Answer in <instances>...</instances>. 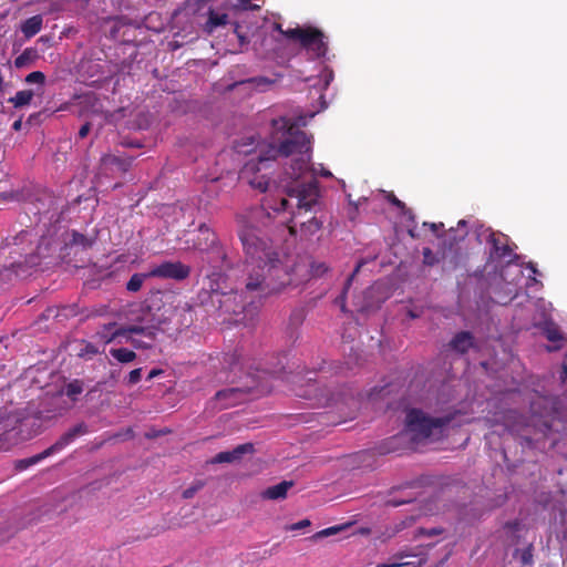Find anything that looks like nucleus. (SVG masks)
<instances>
[{"label": "nucleus", "mask_w": 567, "mask_h": 567, "mask_svg": "<svg viewBox=\"0 0 567 567\" xmlns=\"http://www.w3.org/2000/svg\"><path fill=\"white\" fill-rule=\"evenodd\" d=\"M270 213L256 207L247 214L238 215V237L245 256L247 274L245 289L260 298L280 292L292 284L288 267L282 265L279 252L272 243L261 236L260 226L267 227Z\"/></svg>", "instance_id": "obj_1"}, {"label": "nucleus", "mask_w": 567, "mask_h": 567, "mask_svg": "<svg viewBox=\"0 0 567 567\" xmlns=\"http://www.w3.org/2000/svg\"><path fill=\"white\" fill-rule=\"evenodd\" d=\"M271 127V138L277 145L269 144L266 150L260 151L257 156V165L252 168L260 171V166H265L266 163L275 161L279 156H295L290 166L291 172L288 174L295 182L293 185H297L298 179L309 171L312 151L311 137L301 131L291 117L274 118Z\"/></svg>", "instance_id": "obj_2"}, {"label": "nucleus", "mask_w": 567, "mask_h": 567, "mask_svg": "<svg viewBox=\"0 0 567 567\" xmlns=\"http://www.w3.org/2000/svg\"><path fill=\"white\" fill-rule=\"evenodd\" d=\"M177 303H179V300L175 293L157 292L150 299L147 305V309L151 312L154 311V313L146 324L121 326L113 321L100 326L94 337L104 344L111 343L120 337L124 338L126 334H140L153 340L161 330V326L172 320L177 310Z\"/></svg>", "instance_id": "obj_3"}, {"label": "nucleus", "mask_w": 567, "mask_h": 567, "mask_svg": "<svg viewBox=\"0 0 567 567\" xmlns=\"http://www.w3.org/2000/svg\"><path fill=\"white\" fill-rule=\"evenodd\" d=\"M286 195L288 198L282 197L278 206L271 207L274 212H288L296 207L297 212H292V218L288 226L289 233L296 235L297 225L300 227V234L303 237H311L318 233L323 225V220L317 216H313L307 220L297 221L302 215V212L307 213L312 209L318 203L319 189L315 179L307 183H297V185L287 186Z\"/></svg>", "instance_id": "obj_4"}, {"label": "nucleus", "mask_w": 567, "mask_h": 567, "mask_svg": "<svg viewBox=\"0 0 567 567\" xmlns=\"http://www.w3.org/2000/svg\"><path fill=\"white\" fill-rule=\"evenodd\" d=\"M243 354L237 349L223 355V372L225 378L218 377L219 381L235 383L245 377V383L240 386H231L216 392L214 400L219 404V409H228L239 404L246 400V396L252 389L258 385V380L250 372L244 373V364L241 362Z\"/></svg>", "instance_id": "obj_5"}, {"label": "nucleus", "mask_w": 567, "mask_h": 567, "mask_svg": "<svg viewBox=\"0 0 567 567\" xmlns=\"http://www.w3.org/2000/svg\"><path fill=\"white\" fill-rule=\"evenodd\" d=\"M457 412L433 416L422 409L411 408L405 412L404 432L415 445H426L442 440Z\"/></svg>", "instance_id": "obj_6"}, {"label": "nucleus", "mask_w": 567, "mask_h": 567, "mask_svg": "<svg viewBox=\"0 0 567 567\" xmlns=\"http://www.w3.org/2000/svg\"><path fill=\"white\" fill-rule=\"evenodd\" d=\"M198 231L199 237L198 240L194 244L195 248L200 251H210L212 254H215L218 258L215 267H221L226 260V252L219 244L216 234L205 224L199 226Z\"/></svg>", "instance_id": "obj_7"}, {"label": "nucleus", "mask_w": 567, "mask_h": 567, "mask_svg": "<svg viewBox=\"0 0 567 567\" xmlns=\"http://www.w3.org/2000/svg\"><path fill=\"white\" fill-rule=\"evenodd\" d=\"M190 275V267L181 261H165L150 270L154 278L184 280Z\"/></svg>", "instance_id": "obj_8"}, {"label": "nucleus", "mask_w": 567, "mask_h": 567, "mask_svg": "<svg viewBox=\"0 0 567 567\" xmlns=\"http://www.w3.org/2000/svg\"><path fill=\"white\" fill-rule=\"evenodd\" d=\"M18 420L10 417L7 411H0V451H8L19 442Z\"/></svg>", "instance_id": "obj_9"}, {"label": "nucleus", "mask_w": 567, "mask_h": 567, "mask_svg": "<svg viewBox=\"0 0 567 567\" xmlns=\"http://www.w3.org/2000/svg\"><path fill=\"white\" fill-rule=\"evenodd\" d=\"M89 433V427L84 422L78 423L73 427L69 429L65 433H63L59 440L44 450V455H52L56 452L62 451L69 444H71L76 437L82 436Z\"/></svg>", "instance_id": "obj_10"}, {"label": "nucleus", "mask_w": 567, "mask_h": 567, "mask_svg": "<svg viewBox=\"0 0 567 567\" xmlns=\"http://www.w3.org/2000/svg\"><path fill=\"white\" fill-rule=\"evenodd\" d=\"M255 451L252 443H245L236 446L231 451H224L217 453L212 460L213 464L233 463L241 460L245 454H250Z\"/></svg>", "instance_id": "obj_11"}, {"label": "nucleus", "mask_w": 567, "mask_h": 567, "mask_svg": "<svg viewBox=\"0 0 567 567\" xmlns=\"http://www.w3.org/2000/svg\"><path fill=\"white\" fill-rule=\"evenodd\" d=\"M133 159L126 155L105 154L101 158V165L105 171L126 173L132 166Z\"/></svg>", "instance_id": "obj_12"}, {"label": "nucleus", "mask_w": 567, "mask_h": 567, "mask_svg": "<svg viewBox=\"0 0 567 567\" xmlns=\"http://www.w3.org/2000/svg\"><path fill=\"white\" fill-rule=\"evenodd\" d=\"M300 266L299 265H295V267L291 269V271L289 270L290 275H291V278H292V284L291 285H299L300 282L302 281H307L311 278H320L322 277L323 275H326L328 271H329V266L323 262V261H311L310 265H309V270H308V275L305 276V277H301V278H295L297 271L299 270Z\"/></svg>", "instance_id": "obj_13"}, {"label": "nucleus", "mask_w": 567, "mask_h": 567, "mask_svg": "<svg viewBox=\"0 0 567 567\" xmlns=\"http://www.w3.org/2000/svg\"><path fill=\"white\" fill-rule=\"evenodd\" d=\"M474 336L470 331H461L452 338L449 347L458 354H465L474 347Z\"/></svg>", "instance_id": "obj_14"}, {"label": "nucleus", "mask_w": 567, "mask_h": 567, "mask_svg": "<svg viewBox=\"0 0 567 567\" xmlns=\"http://www.w3.org/2000/svg\"><path fill=\"white\" fill-rule=\"evenodd\" d=\"M488 243L492 245L494 254L499 258L509 257L513 252L508 245V237L502 233H492L488 237Z\"/></svg>", "instance_id": "obj_15"}, {"label": "nucleus", "mask_w": 567, "mask_h": 567, "mask_svg": "<svg viewBox=\"0 0 567 567\" xmlns=\"http://www.w3.org/2000/svg\"><path fill=\"white\" fill-rule=\"evenodd\" d=\"M84 390V382L79 379H74L66 383L55 395V399H61L63 395H66L72 403H75L79 399V395L82 394Z\"/></svg>", "instance_id": "obj_16"}, {"label": "nucleus", "mask_w": 567, "mask_h": 567, "mask_svg": "<svg viewBox=\"0 0 567 567\" xmlns=\"http://www.w3.org/2000/svg\"><path fill=\"white\" fill-rule=\"evenodd\" d=\"M293 486L292 481H282L277 485L266 488L261 496L266 499H284L287 496L289 488Z\"/></svg>", "instance_id": "obj_17"}, {"label": "nucleus", "mask_w": 567, "mask_h": 567, "mask_svg": "<svg viewBox=\"0 0 567 567\" xmlns=\"http://www.w3.org/2000/svg\"><path fill=\"white\" fill-rule=\"evenodd\" d=\"M43 24V18L40 14L32 16L24 20L21 24V32L27 39H30L38 34Z\"/></svg>", "instance_id": "obj_18"}, {"label": "nucleus", "mask_w": 567, "mask_h": 567, "mask_svg": "<svg viewBox=\"0 0 567 567\" xmlns=\"http://www.w3.org/2000/svg\"><path fill=\"white\" fill-rule=\"evenodd\" d=\"M228 23V14L227 13H217L214 9L208 10V19L204 25V30L207 33H212L215 29L219 27H225Z\"/></svg>", "instance_id": "obj_19"}, {"label": "nucleus", "mask_w": 567, "mask_h": 567, "mask_svg": "<svg viewBox=\"0 0 567 567\" xmlns=\"http://www.w3.org/2000/svg\"><path fill=\"white\" fill-rule=\"evenodd\" d=\"M39 58L38 50L34 48H27L22 51L20 55H18L14 60V66L17 69H22L32 64Z\"/></svg>", "instance_id": "obj_20"}, {"label": "nucleus", "mask_w": 567, "mask_h": 567, "mask_svg": "<svg viewBox=\"0 0 567 567\" xmlns=\"http://www.w3.org/2000/svg\"><path fill=\"white\" fill-rule=\"evenodd\" d=\"M33 91L22 90L17 92L14 96L10 97L8 102L11 103L16 109H19L30 104V102L33 99Z\"/></svg>", "instance_id": "obj_21"}, {"label": "nucleus", "mask_w": 567, "mask_h": 567, "mask_svg": "<svg viewBox=\"0 0 567 567\" xmlns=\"http://www.w3.org/2000/svg\"><path fill=\"white\" fill-rule=\"evenodd\" d=\"M323 38V34L317 35V38H315L310 47L307 49V51L311 52L313 58H321L326 55L328 47Z\"/></svg>", "instance_id": "obj_22"}, {"label": "nucleus", "mask_w": 567, "mask_h": 567, "mask_svg": "<svg viewBox=\"0 0 567 567\" xmlns=\"http://www.w3.org/2000/svg\"><path fill=\"white\" fill-rule=\"evenodd\" d=\"M111 355L121 363H128L135 360L136 353L126 348H117L110 350Z\"/></svg>", "instance_id": "obj_23"}, {"label": "nucleus", "mask_w": 567, "mask_h": 567, "mask_svg": "<svg viewBox=\"0 0 567 567\" xmlns=\"http://www.w3.org/2000/svg\"><path fill=\"white\" fill-rule=\"evenodd\" d=\"M317 35H322V32L318 29L306 28L302 30L299 38V43L303 49H308Z\"/></svg>", "instance_id": "obj_24"}, {"label": "nucleus", "mask_w": 567, "mask_h": 567, "mask_svg": "<svg viewBox=\"0 0 567 567\" xmlns=\"http://www.w3.org/2000/svg\"><path fill=\"white\" fill-rule=\"evenodd\" d=\"M151 277L148 274H134L126 284V289L130 292H137L146 278Z\"/></svg>", "instance_id": "obj_25"}, {"label": "nucleus", "mask_w": 567, "mask_h": 567, "mask_svg": "<svg viewBox=\"0 0 567 567\" xmlns=\"http://www.w3.org/2000/svg\"><path fill=\"white\" fill-rule=\"evenodd\" d=\"M533 551H534L533 544H528L523 549H516L514 553V556L517 557L523 565H532L534 561Z\"/></svg>", "instance_id": "obj_26"}, {"label": "nucleus", "mask_w": 567, "mask_h": 567, "mask_svg": "<svg viewBox=\"0 0 567 567\" xmlns=\"http://www.w3.org/2000/svg\"><path fill=\"white\" fill-rule=\"evenodd\" d=\"M135 336L136 334H126V336H124L126 341H128L135 349H151L152 348V343L156 339V337L153 340H151L147 337H145L147 339V341H144V340H141V339L136 338Z\"/></svg>", "instance_id": "obj_27"}, {"label": "nucleus", "mask_w": 567, "mask_h": 567, "mask_svg": "<svg viewBox=\"0 0 567 567\" xmlns=\"http://www.w3.org/2000/svg\"><path fill=\"white\" fill-rule=\"evenodd\" d=\"M49 455H44V451H42L41 453L37 454V455H33L29 458H24V460H20L17 464V467L19 470H25L28 468L29 466L31 465H34L37 463H39L40 461L44 460L45 457H48Z\"/></svg>", "instance_id": "obj_28"}, {"label": "nucleus", "mask_w": 567, "mask_h": 567, "mask_svg": "<svg viewBox=\"0 0 567 567\" xmlns=\"http://www.w3.org/2000/svg\"><path fill=\"white\" fill-rule=\"evenodd\" d=\"M83 348L79 351V357L91 359L99 353V349L91 342L82 341Z\"/></svg>", "instance_id": "obj_29"}, {"label": "nucleus", "mask_w": 567, "mask_h": 567, "mask_svg": "<svg viewBox=\"0 0 567 567\" xmlns=\"http://www.w3.org/2000/svg\"><path fill=\"white\" fill-rule=\"evenodd\" d=\"M249 184L251 185V187L264 193L268 189L270 179L264 175L255 176L254 178L250 179Z\"/></svg>", "instance_id": "obj_30"}, {"label": "nucleus", "mask_w": 567, "mask_h": 567, "mask_svg": "<svg viewBox=\"0 0 567 567\" xmlns=\"http://www.w3.org/2000/svg\"><path fill=\"white\" fill-rule=\"evenodd\" d=\"M306 319V311L303 308L293 309L289 317V323L292 327L300 326Z\"/></svg>", "instance_id": "obj_31"}, {"label": "nucleus", "mask_w": 567, "mask_h": 567, "mask_svg": "<svg viewBox=\"0 0 567 567\" xmlns=\"http://www.w3.org/2000/svg\"><path fill=\"white\" fill-rule=\"evenodd\" d=\"M408 557V554L405 553H399L394 555L388 563L379 564L377 567H401V566H408L409 563H402L401 560Z\"/></svg>", "instance_id": "obj_32"}, {"label": "nucleus", "mask_w": 567, "mask_h": 567, "mask_svg": "<svg viewBox=\"0 0 567 567\" xmlns=\"http://www.w3.org/2000/svg\"><path fill=\"white\" fill-rule=\"evenodd\" d=\"M359 269H360V265L357 266V268L354 269V271L350 275V277L347 279L346 284H344V288H343V291L340 296V300H341V310L344 311L346 310V298H347V292H348V289L350 288L351 284H352V280L354 278V276L359 272Z\"/></svg>", "instance_id": "obj_33"}, {"label": "nucleus", "mask_w": 567, "mask_h": 567, "mask_svg": "<svg viewBox=\"0 0 567 567\" xmlns=\"http://www.w3.org/2000/svg\"><path fill=\"white\" fill-rule=\"evenodd\" d=\"M346 527H347V525L332 526V527L324 528V529L316 533L313 535V538L318 539V538H323V537H329V536L336 535L339 532L343 530Z\"/></svg>", "instance_id": "obj_34"}, {"label": "nucleus", "mask_w": 567, "mask_h": 567, "mask_svg": "<svg viewBox=\"0 0 567 567\" xmlns=\"http://www.w3.org/2000/svg\"><path fill=\"white\" fill-rule=\"evenodd\" d=\"M203 481L194 482L189 487L183 491V498L189 499L195 496V494L204 487Z\"/></svg>", "instance_id": "obj_35"}, {"label": "nucleus", "mask_w": 567, "mask_h": 567, "mask_svg": "<svg viewBox=\"0 0 567 567\" xmlns=\"http://www.w3.org/2000/svg\"><path fill=\"white\" fill-rule=\"evenodd\" d=\"M25 82L29 84L35 83L43 85L45 83V75L41 71H33L25 76Z\"/></svg>", "instance_id": "obj_36"}, {"label": "nucleus", "mask_w": 567, "mask_h": 567, "mask_svg": "<svg viewBox=\"0 0 567 567\" xmlns=\"http://www.w3.org/2000/svg\"><path fill=\"white\" fill-rule=\"evenodd\" d=\"M545 336L547 338V340L551 341V342H558V341H561L563 340V334L561 332L559 331V329L555 326H551V327H547L545 329Z\"/></svg>", "instance_id": "obj_37"}, {"label": "nucleus", "mask_w": 567, "mask_h": 567, "mask_svg": "<svg viewBox=\"0 0 567 567\" xmlns=\"http://www.w3.org/2000/svg\"><path fill=\"white\" fill-rule=\"evenodd\" d=\"M423 255V264L426 266H434L439 262V258L432 251V249L425 247L422 251Z\"/></svg>", "instance_id": "obj_38"}, {"label": "nucleus", "mask_w": 567, "mask_h": 567, "mask_svg": "<svg viewBox=\"0 0 567 567\" xmlns=\"http://www.w3.org/2000/svg\"><path fill=\"white\" fill-rule=\"evenodd\" d=\"M504 528L513 536L522 529V523L518 519L506 522Z\"/></svg>", "instance_id": "obj_39"}, {"label": "nucleus", "mask_w": 567, "mask_h": 567, "mask_svg": "<svg viewBox=\"0 0 567 567\" xmlns=\"http://www.w3.org/2000/svg\"><path fill=\"white\" fill-rule=\"evenodd\" d=\"M141 378H142V368L134 369L128 373L127 384L128 385L136 384L137 382H140Z\"/></svg>", "instance_id": "obj_40"}, {"label": "nucleus", "mask_w": 567, "mask_h": 567, "mask_svg": "<svg viewBox=\"0 0 567 567\" xmlns=\"http://www.w3.org/2000/svg\"><path fill=\"white\" fill-rule=\"evenodd\" d=\"M72 243L75 245H81L83 247H87L91 245V241L86 238V236L80 233H73Z\"/></svg>", "instance_id": "obj_41"}, {"label": "nucleus", "mask_w": 567, "mask_h": 567, "mask_svg": "<svg viewBox=\"0 0 567 567\" xmlns=\"http://www.w3.org/2000/svg\"><path fill=\"white\" fill-rule=\"evenodd\" d=\"M302 30H303V28H299V27L293 28V29H288L284 32V35L288 39L299 41Z\"/></svg>", "instance_id": "obj_42"}, {"label": "nucleus", "mask_w": 567, "mask_h": 567, "mask_svg": "<svg viewBox=\"0 0 567 567\" xmlns=\"http://www.w3.org/2000/svg\"><path fill=\"white\" fill-rule=\"evenodd\" d=\"M388 200L400 210L405 209V204L400 200L393 193L388 195Z\"/></svg>", "instance_id": "obj_43"}, {"label": "nucleus", "mask_w": 567, "mask_h": 567, "mask_svg": "<svg viewBox=\"0 0 567 567\" xmlns=\"http://www.w3.org/2000/svg\"><path fill=\"white\" fill-rule=\"evenodd\" d=\"M310 526V520L309 519H302L298 523H295L290 526V529L291 530H299V529H302L305 527H308Z\"/></svg>", "instance_id": "obj_44"}, {"label": "nucleus", "mask_w": 567, "mask_h": 567, "mask_svg": "<svg viewBox=\"0 0 567 567\" xmlns=\"http://www.w3.org/2000/svg\"><path fill=\"white\" fill-rule=\"evenodd\" d=\"M424 227H429L434 234H436L440 229L444 228L443 223H423Z\"/></svg>", "instance_id": "obj_45"}, {"label": "nucleus", "mask_w": 567, "mask_h": 567, "mask_svg": "<svg viewBox=\"0 0 567 567\" xmlns=\"http://www.w3.org/2000/svg\"><path fill=\"white\" fill-rule=\"evenodd\" d=\"M91 130V124L89 122L84 123L79 130V137L84 138L89 135Z\"/></svg>", "instance_id": "obj_46"}, {"label": "nucleus", "mask_w": 567, "mask_h": 567, "mask_svg": "<svg viewBox=\"0 0 567 567\" xmlns=\"http://www.w3.org/2000/svg\"><path fill=\"white\" fill-rule=\"evenodd\" d=\"M419 533L421 535H426V536H435V535H439L442 533L441 529H437V528H430V529H425V528H420Z\"/></svg>", "instance_id": "obj_47"}, {"label": "nucleus", "mask_w": 567, "mask_h": 567, "mask_svg": "<svg viewBox=\"0 0 567 567\" xmlns=\"http://www.w3.org/2000/svg\"><path fill=\"white\" fill-rule=\"evenodd\" d=\"M533 434V431L529 429V425L526 424L523 432L519 434L524 440H526L528 443L532 442L530 435Z\"/></svg>", "instance_id": "obj_48"}, {"label": "nucleus", "mask_w": 567, "mask_h": 567, "mask_svg": "<svg viewBox=\"0 0 567 567\" xmlns=\"http://www.w3.org/2000/svg\"><path fill=\"white\" fill-rule=\"evenodd\" d=\"M401 212H402L403 216H405L409 220L414 221L415 217H414L412 209H410L405 206V209H402Z\"/></svg>", "instance_id": "obj_49"}, {"label": "nucleus", "mask_w": 567, "mask_h": 567, "mask_svg": "<svg viewBox=\"0 0 567 567\" xmlns=\"http://www.w3.org/2000/svg\"><path fill=\"white\" fill-rule=\"evenodd\" d=\"M163 373V370L161 369H153L150 371L148 375H147V380H152L154 379L155 377Z\"/></svg>", "instance_id": "obj_50"}, {"label": "nucleus", "mask_w": 567, "mask_h": 567, "mask_svg": "<svg viewBox=\"0 0 567 567\" xmlns=\"http://www.w3.org/2000/svg\"><path fill=\"white\" fill-rule=\"evenodd\" d=\"M12 127H13V130H16V131L20 130V127H21V121H20V120L16 121V122L13 123Z\"/></svg>", "instance_id": "obj_51"}, {"label": "nucleus", "mask_w": 567, "mask_h": 567, "mask_svg": "<svg viewBox=\"0 0 567 567\" xmlns=\"http://www.w3.org/2000/svg\"><path fill=\"white\" fill-rule=\"evenodd\" d=\"M321 175L324 176V177L332 176V174L329 171H322Z\"/></svg>", "instance_id": "obj_52"}, {"label": "nucleus", "mask_w": 567, "mask_h": 567, "mask_svg": "<svg viewBox=\"0 0 567 567\" xmlns=\"http://www.w3.org/2000/svg\"><path fill=\"white\" fill-rule=\"evenodd\" d=\"M409 235L412 237V238H415L416 237V234L414 233L413 229H409Z\"/></svg>", "instance_id": "obj_53"}, {"label": "nucleus", "mask_w": 567, "mask_h": 567, "mask_svg": "<svg viewBox=\"0 0 567 567\" xmlns=\"http://www.w3.org/2000/svg\"><path fill=\"white\" fill-rule=\"evenodd\" d=\"M563 373H564L563 379H565L567 377V365L563 367Z\"/></svg>", "instance_id": "obj_54"}, {"label": "nucleus", "mask_w": 567, "mask_h": 567, "mask_svg": "<svg viewBox=\"0 0 567 567\" xmlns=\"http://www.w3.org/2000/svg\"><path fill=\"white\" fill-rule=\"evenodd\" d=\"M276 29H277L280 33H282V34H284V32H285V31L282 30V28H281V25H280V24H276Z\"/></svg>", "instance_id": "obj_55"}, {"label": "nucleus", "mask_w": 567, "mask_h": 567, "mask_svg": "<svg viewBox=\"0 0 567 567\" xmlns=\"http://www.w3.org/2000/svg\"><path fill=\"white\" fill-rule=\"evenodd\" d=\"M458 226H463V227H465V226H466V221H465V220H463V219H462V220H460V221H458Z\"/></svg>", "instance_id": "obj_56"}, {"label": "nucleus", "mask_w": 567, "mask_h": 567, "mask_svg": "<svg viewBox=\"0 0 567 567\" xmlns=\"http://www.w3.org/2000/svg\"><path fill=\"white\" fill-rule=\"evenodd\" d=\"M466 235H467V231H463L462 235L460 236V239H463Z\"/></svg>", "instance_id": "obj_57"}, {"label": "nucleus", "mask_w": 567, "mask_h": 567, "mask_svg": "<svg viewBox=\"0 0 567 567\" xmlns=\"http://www.w3.org/2000/svg\"><path fill=\"white\" fill-rule=\"evenodd\" d=\"M530 269H532V271H533L534 274H536V271H537V270H536V268H535L533 265H530Z\"/></svg>", "instance_id": "obj_58"}, {"label": "nucleus", "mask_w": 567, "mask_h": 567, "mask_svg": "<svg viewBox=\"0 0 567 567\" xmlns=\"http://www.w3.org/2000/svg\"><path fill=\"white\" fill-rule=\"evenodd\" d=\"M233 311H234V313H239V311H237L235 309ZM243 311H245V307H243V309L240 310V312H243Z\"/></svg>", "instance_id": "obj_59"}, {"label": "nucleus", "mask_w": 567, "mask_h": 567, "mask_svg": "<svg viewBox=\"0 0 567 567\" xmlns=\"http://www.w3.org/2000/svg\"><path fill=\"white\" fill-rule=\"evenodd\" d=\"M243 3H248L250 0H240Z\"/></svg>", "instance_id": "obj_60"}]
</instances>
